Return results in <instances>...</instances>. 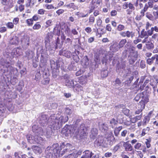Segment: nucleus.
Here are the masks:
<instances>
[{
  "instance_id": "1",
  "label": "nucleus",
  "mask_w": 158,
  "mask_h": 158,
  "mask_svg": "<svg viewBox=\"0 0 158 158\" xmlns=\"http://www.w3.org/2000/svg\"><path fill=\"white\" fill-rule=\"evenodd\" d=\"M65 146L64 143H62L60 146L58 143H54L50 147V149H48V147L47 148L46 150V155L48 156L49 158H58L61 156L65 153L68 149L65 148L60 152L62 148H64Z\"/></svg>"
},
{
  "instance_id": "2",
  "label": "nucleus",
  "mask_w": 158,
  "mask_h": 158,
  "mask_svg": "<svg viewBox=\"0 0 158 158\" xmlns=\"http://www.w3.org/2000/svg\"><path fill=\"white\" fill-rule=\"evenodd\" d=\"M156 32H158V27L156 26L151 27L150 30H148V31H145L144 29H143L141 31L139 37L141 38L148 37L149 36H151L153 33V31Z\"/></svg>"
},
{
  "instance_id": "3",
  "label": "nucleus",
  "mask_w": 158,
  "mask_h": 158,
  "mask_svg": "<svg viewBox=\"0 0 158 158\" xmlns=\"http://www.w3.org/2000/svg\"><path fill=\"white\" fill-rule=\"evenodd\" d=\"M102 3V0H91L88 7L89 13L90 14Z\"/></svg>"
},
{
  "instance_id": "4",
  "label": "nucleus",
  "mask_w": 158,
  "mask_h": 158,
  "mask_svg": "<svg viewBox=\"0 0 158 158\" xmlns=\"http://www.w3.org/2000/svg\"><path fill=\"white\" fill-rule=\"evenodd\" d=\"M75 131V129L73 125L66 124L62 129L61 132L66 136H68L69 134L74 133Z\"/></svg>"
},
{
  "instance_id": "5",
  "label": "nucleus",
  "mask_w": 158,
  "mask_h": 158,
  "mask_svg": "<svg viewBox=\"0 0 158 158\" xmlns=\"http://www.w3.org/2000/svg\"><path fill=\"white\" fill-rule=\"evenodd\" d=\"M80 137L81 139L86 138L88 134V128L84 124H81L78 128Z\"/></svg>"
},
{
  "instance_id": "6",
  "label": "nucleus",
  "mask_w": 158,
  "mask_h": 158,
  "mask_svg": "<svg viewBox=\"0 0 158 158\" xmlns=\"http://www.w3.org/2000/svg\"><path fill=\"white\" fill-rule=\"evenodd\" d=\"M122 7L124 9H128L127 10L128 14H130L132 12L135 10V7L134 4L131 2H125L122 5Z\"/></svg>"
},
{
  "instance_id": "7",
  "label": "nucleus",
  "mask_w": 158,
  "mask_h": 158,
  "mask_svg": "<svg viewBox=\"0 0 158 158\" xmlns=\"http://www.w3.org/2000/svg\"><path fill=\"white\" fill-rule=\"evenodd\" d=\"M1 4L4 6V8L10 10L14 6V3L12 0H1Z\"/></svg>"
},
{
  "instance_id": "8",
  "label": "nucleus",
  "mask_w": 158,
  "mask_h": 158,
  "mask_svg": "<svg viewBox=\"0 0 158 158\" xmlns=\"http://www.w3.org/2000/svg\"><path fill=\"white\" fill-rule=\"evenodd\" d=\"M60 123L59 120L57 119V118H56L54 120L51 122L50 128L54 130H57L59 128V125Z\"/></svg>"
},
{
  "instance_id": "9",
  "label": "nucleus",
  "mask_w": 158,
  "mask_h": 158,
  "mask_svg": "<svg viewBox=\"0 0 158 158\" xmlns=\"http://www.w3.org/2000/svg\"><path fill=\"white\" fill-rule=\"evenodd\" d=\"M119 34L121 36L123 37H127V38H129L131 37L132 38L135 36L134 33L132 31H121Z\"/></svg>"
},
{
  "instance_id": "10",
  "label": "nucleus",
  "mask_w": 158,
  "mask_h": 158,
  "mask_svg": "<svg viewBox=\"0 0 158 158\" xmlns=\"http://www.w3.org/2000/svg\"><path fill=\"white\" fill-rule=\"evenodd\" d=\"M139 95V97L142 98L141 101L146 103L149 102V96L147 94V91H145L140 93Z\"/></svg>"
},
{
  "instance_id": "11",
  "label": "nucleus",
  "mask_w": 158,
  "mask_h": 158,
  "mask_svg": "<svg viewBox=\"0 0 158 158\" xmlns=\"http://www.w3.org/2000/svg\"><path fill=\"white\" fill-rule=\"evenodd\" d=\"M135 48L132 46L131 49L129 56L130 57L131 59H136L138 56V52L137 51L135 50Z\"/></svg>"
},
{
  "instance_id": "12",
  "label": "nucleus",
  "mask_w": 158,
  "mask_h": 158,
  "mask_svg": "<svg viewBox=\"0 0 158 158\" xmlns=\"http://www.w3.org/2000/svg\"><path fill=\"white\" fill-rule=\"evenodd\" d=\"M78 82L82 85H85L87 82V76L86 75H82L78 78Z\"/></svg>"
},
{
  "instance_id": "13",
  "label": "nucleus",
  "mask_w": 158,
  "mask_h": 158,
  "mask_svg": "<svg viewBox=\"0 0 158 158\" xmlns=\"http://www.w3.org/2000/svg\"><path fill=\"white\" fill-rule=\"evenodd\" d=\"M123 143V146L126 151H131L133 150L132 146L128 143V141L126 142H122Z\"/></svg>"
},
{
  "instance_id": "14",
  "label": "nucleus",
  "mask_w": 158,
  "mask_h": 158,
  "mask_svg": "<svg viewBox=\"0 0 158 158\" xmlns=\"http://www.w3.org/2000/svg\"><path fill=\"white\" fill-rule=\"evenodd\" d=\"M19 39L18 37L16 35H14L10 40L9 43L11 45H16L19 44Z\"/></svg>"
},
{
  "instance_id": "15",
  "label": "nucleus",
  "mask_w": 158,
  "mask_h": 158,
  "mask_svg": "<svg viewBox=\"0 0 158 158\" xmlns=\"http://www.w3.org/2000/svg\"><path fill=\"white\" fill-rule=\"evenodd\" d=\"M83 88L78 83L75 84L73 86V89L75 92L79 93L83 91Z\"/></svg>"
},
{
  "instance_id": "16",
  "label": "nucleus",
  "mask_w": 158,
  "mask_h": 158,
  "mask_svg": "<svg viewBox=\"0 0 158 158\" xmlns=\"http://www.w3.org/2000/svg\"><path fill=\"white\" fill-rule=\"evenodd\" d=\"M98 134V130L95 128H92L90 135V138L93 139H94Z\"/></svg>"
},
{
  "instance_id": "17",
  "label": "nucleus",
  "mask_w": 158,
  "mask_h": 158,
  "mask_svg": "<svg viewBox=\"0 0 158 158\" xmlns=\"http://www.w3.org/2000/svg\"><path fill=\"white\" fill-rule=\"evenodd\" d=\"M69 118L68 116H60V117L57 118V119L59 120L60 125H62V124L64 123L67 122L69 120Z\"/></svg>"
},
{
  "instance_id": "18",
  "label": "nucleus",
  "mask_w": 158,
  "mask_h": 158,
  "mask_svg": "<svg viewBox=\"0 0 158 158\" xmlns=\"http://www.w3.org/2000/svg\"><path fill=\"white\" fill-rule=\"evenodd\" d=\"M4 65L5 66L6 68H7V69L6 70L7 72H9L11 74L13 73L15 69H16L15 68L11 66L10 65V64L9 62H7V64H5Z\"/></svg>"
},
{
  "instance_id": "19",
  "label": "nucleus",
  "mask_w": 158,
  "mask_h": 158,
  "mask_svg": "<svg viewBox=\"0 0 158 158\" xmlns=\"http://www.w3.org/2000/svg\"><path fill=\"white\" fill-rule=\"evenodd\" d=\"M84 154L81 158H91L94 154L88 150H86L84 152Z\"/></svg>"
},
{
  "instance_id": "20",
  "label": "nucleus",
  "mask_w": 158,
  "mask_h": 158,
  "mask_svg": "<svg viewBox=\"0 0 158 158\" xmlns=\"http://www.w3.org/2000/svg\"><path fill=\"white\" fill-rule=\"evenodd\" d=\"M110 51L113 52H117L118 48V46L117 43L115 42L113 44L110 45Z\"/></svg>"
},
{
  "instance_id": "21",
  "label": "nucleus",
  "mask_w": 158,
  "mask_h": 158,
  "mask_svg": "<svg viewBox=\"0 0 158 158\" xmlns=\"http://www.w3.org/2000/svg\"><path fill=\"white\" fill-rule=\"evenodd\" d=\"M26 57L28 59H32L33 58L34 54L32 51L28 50L26 53Z\"/></svg>"
},
{
  "instance_id": "22",
  "label": "nucleus",
  "mask_w": 158,
  "mask_h": 158,
  "mask_svg": "<svg viewBox=\"0 0 158 158\" xmlns=\"http://www.w3.org/2000/svg\"><path fill=\"white\" fill-rule=\"evenodd\" d=\"M82 151L79 150L77 153H73L68 155L69 158H77L78 156L80 155L82 153Z\"/></svg>"
},
{
  "instance_id": "23",
  "label": "nucleus",
  "mask_w": 158,
  "mask_h": 158,
  "mask_svg": "<svg viewBox=\"0 0 158 158\" xmlns=\"http://www.w3.org/2000/svg\"><path fill=\"white\" fill-rule=\"evenodd\" d=\"M103 53L101 51L96 52L94 54V56L96 59H99L103 57Z\"/></svg>"
},
{
  "instance_id": "24",
  "label": "nucleus",
  "mask_w": 158,
  "mask_h": 158,
  "mask_svg": "<svg viewBox=\"0 0 158 158\" xmlns=\"http://www.w3.org/2000/svg\"><path fill=\"white\" fill-rule=\"evenodd\" d=\"M32 148L33 152L36 154H40L42 152L41 148L36 146H33Z\"/></svg>"
},
{
  "instance_id": "25",
  "label": "nucleus",
  "mask_w": 158,
  "mask_h": 158,
  "mask_svg": "<svg viewBox=\"0 0 158 158\" xmlns=\"http://www.w3.org/2000/svg\"><path fill=\"white\" fill-rule=\"evenodd\" d=\"M123 127L122 126L115 127L114 130V135L115 136L118 137L119 134V132L122 129Z\"/></svg>"
},
{
  "instance_id": "26",
  "label": "nucleus",
  "mask_w": 158,
  "mask_h": 158,
  "mask_svg": "<svg viewBox=\"0 0 158 158\" xmlns=\"http://www.w3.org/2000/svg\"><path fill=\"white\" fill-rule=\"evenodd\" d=\"M142 117V113H141L139 115H137L131 119L132 123H135L138 120H140Z\"/></svg>"
},
{
  "instance_id": "27",
  "label": "nucleus",
  "mask_w": 158,
  "mask_h": 158,
  "mask_svg": "<svg viewBox=\"0 0 158 158\" xmlns=\"http://www.w3.org/2000/svg\"><path fill=\"white\" fill-rule=\"evenodd\" d=\"M149 7L146 3L145 4L143 8L140 11V14H141V16H144L145 15V13L148 10Z\"/></svg>"
},
{
  "instance_id": "28",
  "label": "nucleus",
  "mask_w": 158,
  "mask_h": 158,
  "mask_svg": "<svg viewBox=\"0 0 158 158\" xmlns=\"http://www.w3.org/2000/svg\"><path fill=\"white\" fill-rule=\"evenodd\" d=\"M127 42V40L126 39H122L120 41L118 45V48L119 49L123 48Z\"/></svg>"
},
{
  "instance_id": "29",
  "label": "nucleus",
  "mask_w": 158,
  "mask_h": 158,
  "mask_svg": "<svg viewBox=\"0 0 158 158\" xmlns=\"http://www.w3.org/2000/svg\"><path fill=\"white\" fill-rule=\"evenodd\" d=\"M65 84L66 86L70 88H73V86L74 85L73 80L71 81L69 80L67 81H65Z\"/></svg>"
},
{
  "instance_id": "30",
  "label": "nucleus",
  "mask_w": 158,
  "mask_h": 158,
  "mask_svg": "<svg viewBox=\"0 0 158 158\" xmlns=\"http://www.w3.org/2000/svg\"><path fill=\"white\" fill-rule=\"evenodd\" d=\"M41 27V25L40 22L35 23L32 27V29L34 30H39Z\"/></svg>"
},
{
  "instance_id": "31",
  "label": "nucleus",
  "mask_w": 158,
  "mask_h": 158,
  "mask_svg": "<svg viewBox=\"0 0 158 158\" xmlns=\"http://www.w3.org/2000/svg\"><path fill=\"white\" fill-rule=\"evenodd\" d=\"M112 139V140H115V138H114V136L113 135L112 136H111L110 137H107L106 138V141H107V142H106V144L107 145V146H108V145H111L112 143H111V139Z\"/></svg>"
},
{
  "instance_id": "32",
  "label": "nucleus",
  "mask_w": 158,
  "mask_h": 158,
  "mask_svg": "<svg viewBox=\"0 0 158 158\" xmlns=\"http://www.w3.org/2000/svg\"><path fill=\"white\" fill-rule=\"evenodd\" d=\"M150 119V118L148 116H145L143 121V126H145L148 123Z\"/></svg>"
},
{
  "instance_id": "33",
  "label": "nucleus",
  "mask_w": 158,
  "mask_h": 158,
  "mask_svg": "<svg viewBox=\"0 0 158 158\" xmlns=\"http://www.w3.org/2000/svg\"><path fill=\"white\" fill-rule=\"evenodd\" d=\"M89 60H81V64L84 68H87L89 64Z\"/></svg>"
},
{
  "instance_id": "34",
  "label": "nucleus",
  "mask_w": 158,
  "mask_h": 158,
  "mask_svg": "<svg viewBox=\"0 0 158 158\" xmlns=\"http://www.w3.org/2000/svg\"><path fill=\"white\" fill-rule=\"evenodd\" d=\"M151 141L152 139L150 138L146 139L145 144L146 145V148L148 149L150 148L151 146Z\"/></svg>"
},
{
  "instance_id": "35",
  "label": "nucleus",
  "mask_w": 158,
  "mask_h": 158,
  "mask_svg": "<svg viewBox=\"0 0 158 158\" xmlns=\"http://www.w3.org/2000/svg\"><path fill=\"white\" fill-rule=\"evenodd\" d=\"M150 130V128L149 127H147L146 128H144L142 130L141 133L140 134L141 136H143L148 133Z\"/></svg>"
},
{
  "instance_id": "36",
  "label": "nucleus",
  "mask_w": 158,
  "mask_h": 158,
  "mask_svg": "<svg viewBox=\"0 0 158 158\" xmlns=\"http://www.w3.org/2000/svg\"><path fill=\"white\" fill-rule=\"evenodd\" d=\"M145 45L146 48L148 50L153 49L154 47L153 44L151 42L148 41Z\"/></svg>"
},
{
  "instance_id": "37",
  "label": "nucleus",
  "mask_w": 158,
  "mask_h": 158,
  "mask_svg": "<svg viewBox=\"0 0 158 158\" xmlns=\"http://www.w3.org/2000/svg\"><path fill=\"white\" fill-rule=\"evenodd\" d=\"M76 15L80 18H84L87 17L88 14H85L81 12H78L76 14Z\"/></svg>"
},
{
  "instance_id": "38",
  "label": "nucleus",
  "mask_w": 158,
  "mask_h": 158,
  "mask_svg": "<svg viewBox=\"0 0 158 158\" xmlns=\"http://www.w3.org/2000/svg\"><path fill=\"white\" fill-rule=\"evenodd\" d=\"M95 18L93 15H90L88 23L90 25L93 24L94 22Z\"/></svg>"
},
{
  "instance_id": "39",
  "label": "nucleus",
  "mask_w": 158,
  "mask_h": 158,
  "mask_svg": "<svg viewBox=\"0 0 158 158\" xmlns=\"http://www.w3.org/2000/svg\"><path fill=\"white\" fill-rule=\"evenodd\" d=\"M146 103L141 101L139 102L138 104V105L139 106V108H140V109L143 110L145 108V104Z\"/></svg>"
},
{
  "instance_id": "40",
  "label": "nucleus",
  "mask_w": 158,
  "mask_h": 158,
  "mask_svg": "<svg viewBox=\"0 0 158 158\" xmlns=\"http://www.w3.org/2000/svg\"><path fill=\"white\" fill-rule=\"evenodd\" d=\"M26 23L28 26L30 27L32 26L34 21L31 18L28 19L26 20Z\"/></svg>"
},
{
  "instance_id": "41",
  "label": "nucleus",
  "mask_w": 158,
  "mask_h": 158,
  "mask_svg": "<svg viewBox=\"0 0 158 158\" xmlns=\"http://www.w3.org/2000/svg\"><path fill=\"white\" fill-rule=\"evenodd\" d=\"M118 123V121L116 120L114 118H112L110 121V123L111 124V126H112L113 128V125L114 126L116 125Z\"/></svg>"
},
{
  "instance_id": "42",
  "label": "nucleus",
  "mask_w": 158,
  "mask_h": 158,
  "mask_svg": "<svg viewBox=\"0 0 158 158\" xmlns=\"http://www.w3.org/2000/svg\"><path fill=\"white\" fill-rule=\"evenodd\" d=\"M44 7L46 9L48 10L56 9V8H55L54 6L52 4H45L44 5Z\"/></svg>"
},
{
  "instance_id": "43",
  "label": "nucleus",
  "mask_w": 158,
  "mask_h": 158,
  "mask_svg": "<svg viewBox=\"0 0 158 158\" xmlns=\"http://www.w3.org/2000/svg\"><path fill=\"white\" fill-rule=\"evenodd\" d=\"M142 144L141 143L137 142L134 145V147L135 149L136 150H141V148L142 146Z\"/></svg>"
},
{
  "instance_id": "44",
  "label": "nucleus",
  "mask_w": 158,
  "mask_h": 158,
  "mask_svg": "<svg viewBox=\"0 0 158 158\" xmlns=\"http://www.w3.org/2000/svg\"><path fill=\"white\" fill-rule=\"evenodd\" d=\"M146 16L148 19L151 20H153L154 19V16L150 13L147 12L146 13Z\"/></svg>"
},
{
  "instance_id": "45",
  "label": "nucleus",
  "mask_w": 158,
  "mask_h": 158,
  "mask_svg": "<svg viewBox=\"0 0 158 158\" xmlns=\"http://www.w3.org/2000/svg\"><path fill=\"white\" fill-rule=\"evenodd\" d=\"M125 28V27L124 25L119 24L118 26L117 29L118 31H122L124 30Z\"/></svg>"
},
{
  "instance_id": "46",
  "label": "nucleus",
  "mask_w": 158,
  "mask_h": 158,
  "mask_svg": "<svg viewBox=\"0 0 158 158\" xmlns=\"http://www.w3.org/2000/svg\"><path fill=\"white\" fill-rule=\"evenodd\" d=\"M65 44L67 46H70L72 44V40L69 38L66 39L65 42Z\"/></svg>"
},
{
  "instance_id": "47",
  "label": "nucleus",
  "mask_w": 158,
  "mask_h": 158,
  "mask_svg": "<svg viewBox=\"0 0 158 158\" xmlns=\"http://www.w3.org/2000/svg\"><path fill=\"white\" fill-rule=\"evenodd\" d=\"M15 52H14V53H16V54H17L18 56L20 55L22 53V49L21 48H17L15 49Z\"/></svg>"
},
{
  "instance_id": "48",
  "label": "nucleus",
  "mask_w": 158,
  "mask_h": 158,
  "mask_svg": "<svg viewBox=\"0 0 158 158\" xmlns=\"http://www.w3.org/2000/svg\"><path fill=\"white\" fill-rule=\"evenodd\" d=\"M18 82V79L17 78L13 77L10 80V82L11 84L13 85H15Z\"/></svg>"
},
{
  "instance_id": "49",
  "label": "nucleus",
  "mask_w": 158,
  "mask_h": 158,
  "mask_svg": "<svg viewBox=\"0 0 158 158\" xmlns=\"http://www.w3.org/2000/svg\"><path fill=\"white\" fill-rule=\"evenodd\" d=\"M7 27L10 29H13L14 27V24L11 22H8L6 24Z\"/></svg>"
},
{
  "instance_id": "50",
  "label": "nucleus",
  "mask_w": 158,
  "mask_h": 158,
  "mask_svg": "<svg viewBox=\"0 0 158 158\" xmlns=\"http://www.w3.org/2000/svg\"><path fill=\"white\" fill-rule=\"evenodd\" d=\"M123 113L126 115L128 116L129 115L130 110L126 108H124L123 109Z\"/></svg>"
},
{
  "instance_id": "51",
  "label": "nucleus",
  "mask_w": 158,
  "mask_h": 158,
  "mask_svg": "<svg viewBox=\"0 0 158 158\" xmlns=\"http://www.w3.org/2000/svg\"><path fill=\"white\" fill-rule=\"evenodd\" d=\"M152 25V24L150 23L149 22H146L145 25V28L147 31L148 30H150L149 29L151 27Z\"/></svg>"
},
{
  "instance_id": "52",
  "label": "nucleus",
  "mask_w": 158,
  "mask_h": 158,
  "mask_svg": "<svg viewBox=\"0 0 158 158\" xmlns=\"http://www.w3.org/2000/svg\"><path fill=\"white\" fill-rule=\"evenodd\" d=\"M66 7L69 8H72L73 9H75L76 6L74 3H70L69 4L66 5Z\"/></svg>"
},
{
  "instance_id": "53",
  "label": "nucleus",
  "mask_w": 158,
  "mask_h": 158,
  "mask_svg": "<svg viewBox=\"0 0 158 158\" xmlns=\"http://www.w3.org/2000/svg\"><path fill=\"white\" fill-rule=\"evenodd\" d=\"M103 30H104L103 29H101V31H102V33H99L98 31V29H97V32H96V35L97 36H98L99 38L101 37L102 36V35L106 33V31H102Z\"/></svg>"
},
{
  "instance_id": "54",
  "label": "nucleus",
  "mask_w": 158,
  "mask_h": 158,
  "mask_svg": "<svg viewBox=\"0 0 158 158\" xmlns=\"http://www.w3.org/2000/svg\"><path fill=\"white\" fill-rule=\"evenodd\" d=\"M93 15L94 17H97L100 14V11L98 10H95V9L93 11Z\"/></svg>"
},
{
  "instance_id": "55",
  "label": "nucleus",
  "mask_w": 158,
  "mask_h": 158,
  "mask_svg": "<svg viewBox=\"0 0 158 158\" xmlns=\"http://www.w3.org/2000/svg\"><path fill=\"white\" fill-rule=\"evenodd\" d=\"M52 21L51 19H49L47 20L46 22V27H48L52 25Z\"/></svg>"
},
{
  "instance_id": "56",
  "label": "nucleus",
  "mask_w": 158,
  "mask_h": 158,
  "mask_svg": "<svg viewBox=\"0 0 158 158\" xmlns=\"http://www.w3.org/2000/svg\"><path fill=\"white\" fill-rule=\"evenodd\" d=\"M41 74L40 72H37L35 75V79L36 81L39 80L41 77Z\"/></svg>"
},
{
  "instance_id": "57",
  "label": "nucleus",
  "mask_w": 158,
  "mask_h": 158,
  "mask_svg": "<svg viewBox=\"0 0 158 158\" xmlns=\"http://www.w3.org/2000/svg\"><path fill=\"white\" fill-rule=\"evenodd\" d=\"M102 23V21L101 18H99L96 20V24L98 27H100Z\"/></svg>"
},
{
  "instance_id": "58",
  "label": "nucleus",
  "mask_w": 158,
  "mask_h": 158,
  "mask_svg": "<svg viewBox=\"0 0 158 158\" xmlns=\"http://www.w3.org/2000/svg\"><path fill=\"white\" fill-rule=\"evenodd\" d=\"M39 16L37 14L34 15L31 18L33 20L35 21H36L39 20L40 19Z\"/></svg>"
},
{
  "instance_id": "59",
  "label": "nucleus",
  "mask_w": 158,
  "mask_h": 158,
  "mask_svg": "<svg viewBox=\"0 0 158 158\" xmlns=\"http://www.w3.org/2000/svg\"><path fill=\"white\" fill-rule=\"evenodd\" d=\"M19 11L20 12L23 11L25 9V5L24 4L19 5L18 6Z\"/></svg>"
},
{
  "instance_id": "60",
  "label": "nucleus",
  "mask_w": 158,
  "mask_h": 158,
  "mask_svg": "<svg viewBox=\"0 0 158 158\" xmlns=\"http://www.w3.org/2000/svg\"><path fill=\"white\" fill-rule=\"evenodd\" d=\"M153 2L151 1H149L147 3H146L148 6L149 7V8H152L153 7Z\"/></svg>"
},
{
  "instance_id": "61",
  "label": "nucleus",
  "mask_w": 158,
  "mask_h": 158,
  "mask_svg": "<svg viewBox=\"0 0 158 158\" xmlns=\"http://www.w3.org/2000/svg\"><path fill=\"white\" fill-rule=\"evenodd\" d=\"M23 85L19 84L17 86H16V90L19 92L21 91L23 88Z\"/></svg>"
},
{
  "instance_id": "62",
  "label": "nucleus",
  "mask_w": 158,
  "mask_h": 158,
  "mask_svg": "<svg viewBox=\"0 0 158 158\" xmlns=\"http://www.w3.org/2000/svg\"><path fill=\"white\" fill-rule=\"evenodd\" d=\"M120 148V143H118L113 148V150L115 152L117 151L119 148Z\"/></svg>"
},
{
  "instance_id": "63",
  "label": "nucleus",
  "mask_w": 158,
  "mask_h": 158,
  "mask_svg": "<svg viewBox=\"0 0 158 158\" xmlns=\"http://www.w3.org/2000/svg\"><path fill=\"white\" fill-rule=\"evenodd\" d=\"M131 121L130 120H126L123 122L124 124L127 126H129L131 124Z\"/></svg>"
},
{
  "instance_id": "64",
  "label": "nucleus",
  "mask_w": 158,
  "mask_h": 158,
  "mask_svg": "<svg viewBox=\"0 0 158 158\" xmlns=\"http://www.w3.org/2000/svg\"><path fill=\"white\" fill-rule=\"evenodd\" d=\"M152 14L155 19H158V10L153 11L152 12Z\"/></svg>"
}]
</instances>
